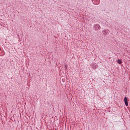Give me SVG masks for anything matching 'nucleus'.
I'll return each mask as SVG.
<instances>
[{"instance_id":"nucleus-1","label":"nucleus","mask_w":130,"mask_h":130,"mask_svg":"<svg viewBox=\"0 0 130 130\" xmlns=\"http://www.w3.org/2000/svg\"><path fill=\"white\" fill-rule=\"evenodd\" d=\"M93 29L95 31H98V30L101 29V27L100 26V25L95 24L93 25Z\"/></svg>"},{"instance_id":"nucleus-2","label":"nucleus","mask_w":130,"mask_h":130,"mask_svg":"<svg viewBox=\"0 0 130 130\" xmlns=\"http://www.w3.org/2000/svg\"><path fill=\"white\" fill-rule=\"evenodd\" d=\"M110 33V31L108 29H106L103 30V34L104 35H107V34H109Z\"/></svg>"},{"instance_id":"nucleus-3","label":"nucleus","mask_w":130,"mask_h":130,"mask_svg":"<svg viewBox=\"0 0 130 130\" xmlns=\"http://www.w3.org/2000/svg\"><path fill=\"white\" fill-rule=\"evenodd\" d=\"M124 101L125 105L126 106H128V101H127V98L126 96L124 97Z\"/></svg>"},{"instance_id":"nucleus-4","label":"nucleus","mask_w":130,"mask_h":130,"mask_svg":"<svg viewBox=\"0 0 130 130\" xmlns=\"http://www.w3.org/2000/svg\"><path fill=\"white\" fill-rule=\"evenodd\" d=\"M94 3H93V5L95 6H98L100 4V0H93Z\"/></svg>"},{"instance_id":"nucleus-5","label":"nucleus","mask_w":130,"mask_h":130,"mask_svg":"<svg viewBox=\"0 0 130 130\" xmlns=\"http://www.w3.org/2000/svg\"><path fill=\"white\" fill-rule=\"evenodd\" d=\"M117 62L119 63V64H121V63H122V62L120 60V59H118Z\"/></svg>"},{"instance_id":"nucleus-6","label":"nucleus","mask_w":130,"mask_h":130,"mask_svg":"<svg viewBox=\"0 0 130 130\" xmlns=\"http://www.w3.org/2000/svg\"><path fill=\"white\" fill-rule=\"evenodd\" d=\"M65 69H67V65H65Z\"/></svg>"}]
</instances>
